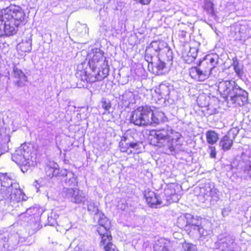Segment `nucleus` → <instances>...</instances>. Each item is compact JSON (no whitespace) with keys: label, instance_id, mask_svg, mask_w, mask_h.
I'll use <instances>...</instances> for the list:
<instances>
[{"label":"nucleus","instance_id":"obj_1","mask_svg":"<svg viewBox=\"0 0 251 251\" xmlns=\"http://www.w3.org/2000/svg\"><path fill=\"white\" fill-rule=\"evenodd\" d=\"M166 56L168 61L173 59V52L168 44L163 41H153L147 48L145 51V59L148 63L150 71L155 75H162L169 71L166 63L160 60Z\"/></svg>","mask_w":251,"mask_h":251},{"label":"nucleus","instance_id":"obj_2","mask_svg":"<svg viewBox=\"0 0 251 251\" xmlns=\"http://www.w3.org/2000/svg\"><path fill=\"white\" fill-rule=\"evenodd\" d=\"M88 57V64L92 72L88 74L84 71L81 72V80L92 83L103 79L108 75L109 68L108 61L103 56V51L99 49H94L89 53Z\"/></svg>","mask_w":251,"mask_h":251},{"label":"nucleus","instance_id":"obj_3","mask_svg":"<svg viewBox=\"0 0 251 251\" xmlns=\"http://www.w3.org/2000/svg\"><path fill=\"white\" fill-rule=\"evenodd\" d=\"M181 135L173 131L170 127L166 126L158 130L150 131L149 139L153 146L162 148L165 153L172 154L178 146L181 145Z\"/></svg>","mask_w":251,"mask_h":251},{"label":"nucleus","instance_id":"obj_4","mask_svg":"<svg viewBox=\"0 0 251 251\" xmlns=\"http://www.w3.org/2000/svg\"><path fill=\"white\" fill-rule=\"evenodd\" d=\"M25 17L24 11L19 6L13 5L2 9L0 12V36L16 34Z\"/></svg>","mask_w":251,"mask_h":251},{"label":"nucleus","instance_id":"obj_5","mask_svg":"<svg viewBox=\"0 0 251 251\" xmlns=\"http://www.w3.org/2000/svg\"><path fill=\"white\" fill-rule=\"evenodd\" d=\"M0 193L6 202L15 208L27 199L13 176L6 173L0 175Z\"/></svg>","mask_w":251,"mask_h":251},{"label":"nucleus","instance_id":"obj_6","mask_svg":"<svg viewBox=\"0 0 251 251\" xmlns=\"http://www.w3.org/2000/svg\"><path fill=\"white\" fill-rule=\"evenodd\" d=\"M204 222H205L204 220L187 213L179 217L176 224L179 228L186 230L190 236L198 234L201 239L203 240L208 237L211 232L208 226L210 223L206 222V224H203Z\"/></svg>","mask_w":251,"mask_h":251},{"label":"nucleus","instance_id":"obj_7","mask_svg":"<svg viewBox=\"0 0 251 251\" xmlns=\"http://www.w3.org/2000/svg\"><path fill=\"white\" fill-rule=\"evenodd\" d=\"M18 232L11 230L0 231V251H11L17 249L25 241Z\"/></svg>","mask_w":251,"mask_h":251},{"label":"nucleus","instance_id":"obj_8","mask_svg":"<svg viewBox=\"0 0 251 251\" xmlns=\"http://www.w3.org/2000/svg\"><path fill=\"white\" fill-rule=\"evenodd\" d=\"M217 63L218 57L217 56L208 55L206 56L201 63V66L203 68L205 65H207L205 69L202 70L198 67L192 68L189 71L190 75L192 78L198 81H204L209 77Z\"/></svg>","mask_w":251,"mask_h":251},{"label":"nucleus","instance_id":"obj_9","mask_svg":"<svg viewBox=\"0 0 251 251\" xmlns=\"http://www.w3.org/2000/svg\"><path fill=\"white\" fill-rule=\"evenodd\" d=\"M12 159L18 165L21 166V170L24 172L27 168L34 165L29 148L25 144L22 145L12 155Z\"/></svg>","mask_w":251,"mask_h":251},{"label":"nucleus","instance_id":"obj_10","mask_svg":"<svg viewBox=\"0 0 251 251\" xmlns=\"http://www.w3.org/2000/svg\"><path fill=\"white\" fill-rule=\"evenodd\" d=\"M151 107L147 105L139 106L132 112L130 122L139 126L151 125Z\"/></svg>","mask_w":251,"mask_h":251},{"label":"nucleus","instance_id":"obj_11","mask_svg":"<svg viewBox=\"0 0 251 251\" xmlns=\"http://www.w3.org/2000/svg\"><path fill=\"white\" fill-rule=\"evenodd\" d=\"M41 214L39 206H33L27 208L25 212L21 213L19 218L24 222H27L34 231H37L40 228L39 220Z\"/></svg>","mask_w":251,"mask_h":251},{"label":"nucleus","instance_id":"obj_12","mask_svg":"<svg viewBox=\"0 0 251 251\" xmlns=\"http://www.w3.org/2000/svg\"><path fill=\"white\" fill-rule=\"evenodd\" d=\"M110 227L98 226L97 231L101 239L100 246L103 247L105 251L114 250V245L111 242L112 236L109 231Z\"/></svg>","mask_w":251,"mask_h":251},{"label":"nucleus","instance_id":"obj_13","mask_svg":"<svg viewBox=\"0 0 251 251\" xmlns=\"http://www.w3.org/2000/svg\"><path fill=\"white\" fill-rule=\"evenodd\" d=\"M63 192L65 194L66 197L70 199L71 201L75 204H81L85 205L88 198L82 191L77 188H64Z\"/></svg>","mask_w":251,"mask_h":251},{"label":"nucleus","instance_id":"obj_14","mask_svg":"<svg viewBox=\"0 0 251 251\" xmlns=\"http://www.w3.org/2000/svg\"><path fill=\"white\" fill-rule=\"evenodd\" d=\"M248 93L240 87L234 89L229 97L226 99L227 102L235 106L243 105L247 100Z\"/></svg>","mask_w":251,"mask_h":251},{"label":"nucleus","instance_id":"obj_15","mask_svg":"<svg viewBox=\"0 0 251 251\" xmlns=\"http://www.w3.org/2000/svg\"><path fill=\"white\" fill-rule=\"evenodd\" d=\"M200 192L205 200L217 201L220 199L219 192L213 183H205Z\"/></svg>","mask_w":251,"mask_h":251},{"label":"nucleus","instance_id":"obj_16","mask_svg":"<svg viewBox=\"0 0 251 251\" xmlns=\"http://www.w3.org/2000/svg\"><path fill=\"white\" fill-rule=\"evenodd\" d=\"M239 87L234 81L223 80L219 82L218 91L224 98L227 99L232 92L234 91L235 88H237Z\"/></svg>","mask_w":251,"mask_h":251},{"label":"nucleus","instance_id":"obj_17","mask_svg":"<svg viewBox=\"0 0 251 251\" xmlns=\"http://www.w3.org/2000/svg\"><path fill=\"white\" fill-rule=\"evenodd\" d=\"M218 242L221 251H234L236 246L234 239L230 235H220Z\"/></svg>","mask_w":251,"mask_h":251},{"label":"nucleus","instance_id":"obj_18","mask_svg":"<svg viewBox=\"0 0 251 251\" xmlns=\"http://www.w3.org/2000/svg\"><path fill=\"white\" fill-rule=\"evenodd\" d=\"M144 197L147 203L152 208H157L160 205H165L166 203L163 202L159 197L153 191H145Z\"/></svg>","mask_w":251,"mask_h":251},{"label":"nucleus","instance_id":"obj_19","mask_svg":"<svg viewBox=\"0 0 251 251\" xmlns=\"http://www.w3.org/2000/svg\"><path fill=\"white\" fill-rule=\"evenodd\" d=\"M11 76L15 84L19 87L24 85L27 81L25 74L16 66L13 67Z\"/></svg>","mask_w":251,"mask_h":251},{"label":"nucleus","instance_id":"obj_20","mask_svg":"<svg viewBox=\"0 0 251 251\" xmlns=\"http://www.w3.org/2000/svg\"><path fill=\"white\" fill-rule=\"evenodd\" d=\"M164 200L166 201V202H177L179 199V195L176 193L174 185L173 184L168 185L164 190Z\"/></svg>","mask_w":251,"mask_h":251},{"label":"nucleus","instance_id":"obj_21","mask_svg":"<svg viewBox=\"0 0 251 251\" xmlns=\"http://www.w3.org/2000/svg\"><path fill=\"white\" fill-rule=\"evenodd\" d=\"M141 143L138 142H127L126 140L125 142H120V150L122 152H127L129 150V152L133 151L138 152L140 149Z\"/></svg>","mask_w":251,"mask_h":251},{"label":"nucleus","instance_id":"obj_22","mask_svg":"<svg viewBox=\"0 0 251 251\" xmlns=\"http://www.w3.org/2000/svg\"><path fill=\"white\" fill-rule=\"evenodd\" d=\"M60 174V176L64 177V181L66 185L75 186L77 184L76 176L73 172L67 170H61Z\"/></svg>","mask_w":251,"mask_h":251},{"label":"nucleus","instance_id":"obj_23","mask_svg":"<svg viewBox=\"0 0 251 251\" xmlns=\"http://www.w3.org/2000/svg\"><path fill=\"white\" fill-rule=\"evenodd\" d=\"M233 130H230L228 133L224 136L220 140L219 146L224 151L229 150L233 144V141L235 138V136L233 135L232 138L230 137V134L233 132ZM233 134H234L233 133Z\"/></svg>","mask_w":251,"mask_h":251},{"label":"nucleus","instance_id":"obj_24","mask_svg":"<svg viewBox=\"0 0 251 251\" xmlns=\"http://www.w3.org/2000/svg\"><path fill=\"white\" fill-rule=\"evenodd\" d=\"M154 251H172L170 242L165 239L160 238L155 243Z\"/></svg>","mask_w":251,"mask_h":251},{"label":"nucleus","instance_id":"obj_25","mask_svg":"<svg viewBox=\"0 0 251 251\" xmlns=\"http://www.w3.org/2000/svg\"><path fill=\"white\" fill-rule=\"evenodd\" d=\"M151 125H158L164 122L167 120V117L163 112L159 111H153L151 109Z\"/></svg>","mask_w":251,"mask_h":251},{"label":"nucleus","instance_id":"obj_26","mask_svg":"<svg viewBox=\"0 0 251 251\" xmlns=\"http://www.w3.org/2000/svg\"><path fill=\"white\" fill-rule=\"evenodd\" d=\"M58 165L55 162H50L45 168L46 175L50 177L60 176V171L59 169Z\"/></svg>","mask_w":251,"mask_h":251},{"label":"nucleus","instance_id":"obj_27","mask_svg":"<svg viewBox=\"0 0 251 251\" xmlns=\"http://www.w3.org/2000/svg\"><path fill=\"white\" fill-rule=\"evenodd\" d=\"M88 211L91 214H94L96 216H98L101 212L99 210L97 204L93 201L88 199L86 202Z\"/></svg>","mask_w":251,"mask_h":251},{"label":"nucleus","instance_id":"obj_28","mask_svg":"<svg viewBox=\"0 0 251 251\" xmlns=\"http://www.w3.org/2000/svg\"><path fill=\"white\" fill-rule=\"evenodd\" d=\"M155 92L161 98H165L168 96L170 91L169 87L164 84H161L158 88L155 90Z\"/></svg>","mask_w":251,"mask_h":251},{"label":"nucleus","instance_id":"obj_29","mask_svg":"<svg viewBox=\"0 0 251 251\" xmlns=\"http://www.w3.org/2000/svg\"><path fill=\"white\" fill-rule=\"evenodd\" d=\"M206 137L207 143L211 145L215 144L219 139L218 134L213 130L207 131Z\"/></svg>","mask_w":251,"mask_h":251},{"label":"nucleus","instance_id":"obj_30","mask_svg":"<svg viewBox=\"0 0 251 251\" xmlns=\"http://www.w3.org/2000/svg\"><path fill=\"white\" fill-rule=\"evenodd\" d=\"M31 41L30 40H26L25 41H23L18 45V48L22 50V51L25 52H29L32 49Z\"/></svg>","mask_w":251,"mask_h":251},{"label":"nucleus","instance_id":"obj_31","mask_svg":"<svg viewBox=\"0 0 251 251\" xmlns=\"http://www.w3.org/2000/svg\"><path fill=\"white\" fill-rule=\"evenodd\" d=\"M97 217H99L98 224L99 226H102L105 227L110 226V222L104 214L101 212L99 214Z\"/></svg>","mask_w":251,"mask_h":251},{"label":"nucleus","instance_id":"obj_32","mask_svg":"<svg viewBox=\"0 0 251 251\" xmlns=\"http://www.w3.org/2000/svg\"><path fill=\"white\" fill-rule=\"evenodd\" d=\"M77 31L79 35L82 36L86 34L88 32V28L87 26L85 25H79L77 28Z\"/></svg>","mask_w":251,"mask_h":251},{"label":"nucleus","instance_id":"obj_33","mask_svg":"<svg viewBox=\"0 0 251 251\" xmlns=\"http://www.w3.org/2000/svg\"><path fill=\"white\" fill-rule=\"evenodd\" d=\"M187 55L189 57L188 60L190 62L193 61L197 56L196 49L195 48H190Z\"/></svg>","mask_w":251,"mask_h":251},{"label":"nucleus","instance_id":"obj_34","mask_svg":"<svg viewBox=\"0 0 251 251\" xmlns=\"http://www.w3.org/2000/svg\"><path fill=\"white\" fill-rule=\"evenodd\" d=\"M101 106L105 110L108 111L111 106L110 102L105 98H102L101 101Z\"/></svg>","mask_w":251,"mask_h":251},{"label":"nucleus","instance_id":"obj_35","mask_svg":"<svg viewBox=\"0 0 251 251\" xmlns=\"http://www.w3.org/2000/svg\"><path fill=\"white\" fill-rule=\"evenodd\" d=\"M183 248L185 251H195L196 247L193 244L185 243L183 245Z\"/></svg>","mask_w":251,"mask_h":251},{"label":"nucleus","instance_id":"obj_36","mask_svg":"<svg viewBox=\"0 0 251 251\" xmlns=\"http://www.w3.org/2000/svg\"><path fill=\"white\" fill-rule=\"evenodd\" d=\"M117 207L118 209L124 210L126 207V201L125 200H121L118 201L117 204Z\"/></svg>","mask_w":251,"mask_h":251},{"label":"nucleus","instance_id":"obj_37","mask_svg":"<svg viewBox=\"0 0 251 251\" xmlns=\"http://www.w3.org/2000/svg\"><path fill=\"white\" fill-rule=\"evenodd\" d=\"M209 150H210V156L211 158H215L216 155V149L214 147L210 146L209 147Z\"/></svg>","mask_w":251,"mask_h":251},{"label":"nucleus","instance_id":"obj_38","mask_svg":"<svg viewBox=\"0 0 251 251\" xmlns=\"http://www.w3.org/2000/svg\"><path fill=\"white\" fill-rule=\"evenodd\" d=\"M234 70L238 76H241L242 75V69L239 65L234 68Z\"/></svg>","mask_w":251,"mask_h":251},{"label":"nucleus","instance_id":"obj_39","mask_svg":"<svg viewBox=\"0 0 251 251\" xmlns=\"http://www.w3.org/2000/svg\"><path fill=\"white\" fill-rule=\"evenodd\" d=\"M238 65H239V61H238L237 58L236 57L233 58V63H232V66H233V68L237 67V66H238Z\"/></svg>","mask_w":251,"mask_h":251},{"label":"nucleus","instance_id":"obj_40","mask_svg":"<svg viewBox=\"0 0 251 251\" xmlns=\"http://www.w3.org/2000/svg\"><path fill=\"white\" fill-rule=\"evenodd\" d=\"M142 4H148L150 3L151 0H135Z\"/></svg>","mask_w":251,"mask_h":251},{"label":"nucleus","instance_id":"obj_41","mask_svg":"<svg viewBox=\"0 0 251 251\" xmlns=\"http://www.w3.org/2000/svg\"><path fill=\"white\" fill-rule=\"evenodd\" d=\"M178 35L179 36L184 38L186 36V32L184 31H181L179 32Z\"/></svg>","mask_w":251,"mask_h":251},{"label":"nucleus","instance_id":"obj_42","mask_svg":"<svg viewBox=\"0 0 251 251\" xmlns=\"http://www.w3.org/2000/svg\"><path fill=\"white\" fill-rule=\"evenodd\" d=\"M125 96H128L129 97V98L131 97H133V94L132 92H126L125 94Z\"/></svg>","mask_w":251,"mask_h":251},{"label":"nucleus","instance_id":"obj_43","mask_svg":"<svg viewBox=\"0 0 251 251\" xmlns=\"http://www.w3.org/2000/svg\"><path fill=\"white\" fill-rule=\"evenodd\" d=\"M38 184L37 181H35V182L33 183L34 186H35V187L37 188V192L39 190V187L37 186Z\"/></svg>","mask_w":251,"mask_h":251},{"label":"nucleus","instance_id":"obj_44","mask_svg":"<svg viewBox=\"0 0 251 251\" xmlns=\"http://www.w3.org/2000/svg\"><path fill=\"white\" fill-rule=\"evenodd\" d=\"M222 215L223 216H225L226 215V209H224L222 210Z\"/></svg>","mask_w":251,"mask_h":251},{"label":"nucleus","instance_id":"obj_45","mask_svg":"<svg viewBox=\"0 0 251 251\" xmlns=\"http://www.w3.org/2000/svg\"><path fill=\"white\" fill-rule=\"evenodd\" d=\"M3 217V212L0 211V220H2Z\"/></svg>","mask_w":251,"mask_h":251},{"label":"nucleus","instance_id":"obj_46","mask_svg":"<svg viewBox=\"0 0 251 251\" xmlns=\"http://www.w3.org/2000/svg\"><path fill=\"white\" fill-rule=\"evenodd\" d=\"M250 167H251V166H250Z\"/></svg>","mask_w":251,"mask_h":251}]
</instances>
